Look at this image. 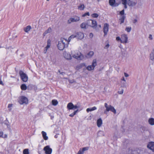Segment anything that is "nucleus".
I'll use <instances>...</instances> for the list:
<instances>
[{
    "label": "nucleus",
    "mask_w": 154,
    "mask_h": 154,
    "mask_svg": "<svg viewBox=\"0 0 154 154\" xmlns=\"http://www.w3.org/2000/svg\"><path fill=\"white\" fill-rule=\"evenodd\" d=\"M68 42V41L66 39L62 38L58 42L57 45V47L58 49L60 50H63L66 45Z\"/></svg>",
    "instance_id": "obj_1"
},
{
    "label": "nucleus",
    "mask_w": 154,
    "mask_h": 154,
    "mask_svg": "<svg viewBox=\"0 0 154 154\" xmlns=\"http://www.w3.org/2000/svg\"><path fill=\"white\" fill-rule=\"evenodd\" d=\"M97 65V60L96 59H94L93 60L91 65L86 66V69L89 71L94 70Z\"/></svg>",
    "instance_id": "obj_2"
},
{
    "label": "nucleus",
    "mask_w": 154,
    "mask_h": 154,
    "mask_svg": "<svg viewBox=\"0 0 154 154\" xmlns=\"http://www.w3.org/2000/svg\"><path fill=\"white\" fill-rule=\"evenodd\" d=\"M19 74L22 80L24 82H26L28 79V77L26 74L23 71H20Z\"/></svg>",
    "instance_id": "obj_3"
},
{
    "label": "nucleus",
    "mask_w": 154,
    "mask_h": 154,
    "mask_svg": "<svg viewBox=\"0 0 154 154\" xmlns=\"http://www.w3.org/2000/svg\"><path fill=\"white\" fill-rule=\"evenodd\" d=\"M104 106L107 111H111L115 114L116 113V110L113 106L111 105H108L106 103H105Z\"/></svg>",
    "instance_id": "obj_4"
},
{
    "label": "nucleus",
    "mask_w": 154,
    "mask_h": 154,
    "mask_svg": "<svg viewBox=\"0 0 154 154\" xmlns=\"http://www.w3.org/2000/svg\"><path fill=\"white\" fill-rule=\"evenodd\" d=\"M80 20L79 17L75 16L73 17H71L69 18L67 21V23L69 24L71 23L72 22H77Z\"/></svg>",
    "instance_id": "obj_5"
},
{
    "label": "nucleus",
    "mask_w": 154,
    "mask_h": 154,
    "mask_svg": "<svg viewBox=\"0 0 154 154\" xmlns=\"http://www.w3.org/2000/svg\"><path fill=\"white\" fill-rule=\"evenodd\" d=\"M72 57L78 60H82L84 59V56L79 52L73 54Z\"/></svg>",
    "instance_id": "obj_6"
},
{
    "label": "nucleus",
    "mask_w": 154,
    "mask_h": 154,
    "mask_svg": "<svg viewBox=\"0 0 154 154\" xmlns=\"http://www.w3.org/2000/svg\"><path fill=\"white\" fill-rule=\"evenodd\" d=\"M88 24H89V26H90L93 28H96L97 25L96 20H88Z\"/></svg>",
    "instance_id": "obj_7"
},
{
    "label": "nucleus",
    "mask_w": 154,
    "mask_h": 154,
    "mask_svg": "<svg viewBox=\"0 0 154 154\" xmlns=\"http://www.w3.org/2000/svg\"><path fill=\"white\" fill-rule=\"evenodd\" d=\"M19 102L21 104L23 103L27 104L28 103V100L26 97L24 96H22L20 97Z\"/></svg>",
    "instance_id": "obj_8"
},
{
    "label": "nucleus",
    "mask_w": 154,
    "mask_h": 154,
    "mask_svg": "<svg viewBox=\"0 0 154 154\" xmlns=\"http://www.w3.org/2000/svg\"><path fill=\"white\" fill-rule=\"evenodd\" d=\"M45 154H51L52 151V149L49 146H46L43 149Z\"/></svg>",
    "instance_id": "obj_9"
},
{
    "label": "nucleus",
    "mask_w": 154,
    "mask_h": 154,
    "mask_svg": "<svg viewBox=\"0 0 154 154\" xmlns=\"http://www.w3.org/2000/svg\"><path fill=\"white\" fill-rule=\"evenodd\" d=\"M121 43L124 44L128 42V36L127 35L122 34L121 35Z\"/></svg>",
    "instance_id": "obj_10"
},
{
    "label": "nucleus",
    "mask_w": 154,
    "mask_h": 154,
    "mask_svg": "<svg viewBox=\"0 0 154 154\" xmlns=\"http://www.w3.org/2000/svg\"><path fill=\"white\" fill-rule=\"evenodd\" d=\"M109 25L108 24L105 23L104 24L103 28V32L104 33V36L106 35H107L109 30Z\"/></svg>",
    "instance_id": "obj_11"
},
{
    "label": "nucleus",
    "mask_w": 154,
    "mask_h": 154,
    "mask_svg": "<svg viewBox=\"0 0 154 154\" xmlns=\"http://www.w3.org/2000/svg\"><path fill=\"white\" fill-rule=\"evenodd\" d=\"M51 45V41L50 39H48L47 41V46L45 47L44 50V53L46 54L48 49L50 48Z\"/></svg>",
    "instance_id": "obj_12"
},
{
    "label": "nucleus",
    "mask_w": 154,
    "mask_h": 154,
    "mask_svg": "<svg viewBox=\"0 0 154 154\" xmlns=\"http://www.w3.org/2000/svg\"><path fill=\"white\" fill-rule=\"evenodd\" d=\"M76 34V38L79 39H82L84 37V34L81 32H77Z\"/></svg>",
    "instance_id": "obj_13"
},
{
    "label": "nucleus",
    "mask_w": 154,
    "mask_h": 154,
    "mask_svg": "<svg viewBox=\"0 0 154 154\" xmlns=\"http://www.w3.org/2000/svg\"><path fill=\"white\" fill-rule=\"evenodd\" d=\"M136 0H129L127 2L128 5L129 6H133L137 4Z\"/></svg>",
    "instance_id": "obj_14"
},
{
    "label": "nucleus",
    "mask_w": 154,
    "mask_h": 154,
    "mask_svg": "<svg viewBox=\"0 0 154 154\" xmlns=\"http://www.w3.org/2000/svg\"><path fill=\"white\" fill-rule=\"evenodd\" d=\"M109 3L112 6L116 7L118 6V4L116 2L115 0H109Z\"/></svg>",
    "instance_id": "obj_15"
},
{
    "label": "nucleus",
    "mask_w": 154,
    "mask_h": 154,
    "mask_svg": "<svg viewBox=\"0 0 154 154\" xmlns=\"http://www.w3.org/2000/svg\"><path fill=\"white\" fill-rule=\"evenodd\" d=\"M149 60L154 62V48L149 54Z\"/></svg>",
    "instance_id": "obj_16"
},
{
    "label": "nucleus",
    "mask_w": 154,
    "mask_h": 154,
    "mask_svg": "<svg viewBox=\"0 0 154 154\" xmlns=\"http://www.w3.org/2000/svg\"><path fill=\"white\" fill-rule=\"evenodd\" d=\"M86 65L85 63H80L77 65L76 67V69L77 70H79V69L82 68L83 67H86Z\"/></svg>",
    "instance_id": "obj_17"
},
{
    "label": "nucleus",
    "mask_w": 154,
    "mask_h": 154,
    "mask_svg": "<svg viewBox=\"0 0 154 154\" xmlns=\"http://www.w3.org/2000/svg\"><path fill=\"white\" fill-rule=\"evenodd\" d=\"M147 147L154 152V143L151 142L147 145Z\"/></svg>",
    "instance_id": "obj_18"
},
{
    "label": "nucleus",
    "mask_w": 154,
    "mask_h": 154,
    "mask_svg": "<svg viewBox=\"0 0 154 154\" xmlns=\"http://www.w3.org/2000/svg\"><path fill=\"white\" fill-rule=\"evenodd\" d=\"M89 26V24H88V21L87 22H84L82 23L80 25V27L81 28L86 29L88 28V26Z\"/></svg>",
    "instance_id": "obj_19"
},
{
    "label": "nucleus",
    "mask_w": 154,
    "mask_h": 154,
    "mask_svg": "<svg viewBox=\"0 0 154 154\" xmlns=\"http://www.w3.org/2000/svg\"><path fill=\"white\" fill-rule=\"evenodd\" d=\"M63 55L64 57L67 60L71 59L72 58L70 54L68 53L65 52L64 53Z\"/></svg>",
    "instance_id": "obj_20"
},
{
    "label": "nucleus",
    "mask_w": 154,
    "mask_h": 154,
    "mask_svg": "<svg viewBox=\"0 0 154 154\" xmlns=\"http://www.w3.org/2000/svg\"><path fill=\"white\" fill-rule=\"evenodd\" d=\"M94 54V52L92 51H90L86 55V57L87 58H90L92 57Z\"/></svg>",
    "instance_id": "obj_21"
},
{
    "label": "nucleus",
    "mask_w": 154,
    "mask_h": 154,
    "mask_svg": "<svg viewBox=\"0 0 154 154\" xmlns=\"http://www.w3.org/2000/svg\"><path fill=\"white\" fill-rule=\"evenodd\" d=\"M74 105L72 103H69L67 105V107L69 109H73Z\"/></svg>",
    "instance_id": "obj_22"
},
{
    "label": "nucleus",
    "mask_w": 154,
    "mask_h": 154,
    "mask_svg": "<svg viewBox=\"0 0 154 154\" xmlns=\"http://www.w3.org/2000/svg\"><path fill=\"white\" fill-rule=\"evenodd\" d=\"M148 122L150 125H154V119L152 118H149L148 120Z\"/></svg>",
    "instance_id": "obj_23"
},
{
    "label": "nucleus",
    "mask_w": 154,
    "mask_h": 154,
    "mask_svg": "<svg viewBox=\"0 0 154 154\" xmlns=\"http://www.w3.org/2000/svg\"><path fill=\"white\" fill-rule=\"evenodd\" d=\"M102 124V121L101 118L98 119L97 121V125L98 127H100Z\"/></svg>",
    "instance_id": "obj_24"
},
{
    "label": "nucleus",
    "mask_w": 154,
    "mask_h": 154,
    "mask_svg": "<svg viewBox=\"0 0 154 154\" xmlns=\"http://www.w3.org/2000/svg\"><path fill=\"white\" fill-rule=\"evenodd\" d=\"M42 137L45 140H47L48 139V137L47 136L46 133L44 131H42Z\"/></svg>",
    "instance_id": "obj_25"
},
{
    "label": "nucleus",
    "mask_w": 154,
    "mask_h": 154,
    "mask_svg": "<svg viewBox=\"0 0 154 154\" xmlns=\"http://www.w3.org/2000/svg\"><path fill=\"white\" fill-rule=\"evenodd\" d=\"M31 27L30 26H28L24 28V31L26 32H28L31 29Z\"/></svg>",
    "instance_id": "obj_26"
},
{
    "label": "nucleus",
    "mask_w": 154,
    "mask_h": 154,
    "mask_svg": "<svg viewBox=\"0 0 154 154\" xmlns=\"http://www.w3.org/2000/svg\"><path fill=\"white\" fill-rule=\"evenodd\" d=\"M97 109V108L96 106H94L93 107L91 108H87L86 109V111L87 112H88L89 111H92L95 110Z\"/></svg>",
    "instance_id": "obj_27"
},
{
    "label": "nucleus",
    "mask_w": 154,
    "mask_h": 154,
    "mask_svg": "<svg viewBox=\"0 0 154 154\" xmlns=\"http://www.w3.org/2000/svg\"><path fill=\"white\" fill-rule=\"evenodd\" d=\"M85 8V5L83 4H80L78 7V9L81 11L83 10Z\"/></svg>",
    "instance_id": "obj_28"
},
{
    "label": "nucleus",
    "mask_w": 154,
    "mask_h": 154,
    "mask_svg": "<svg viewBox=\"0 0 154 154\" xmlns=\"http://www.w3.org/2000/svg\"><path fill=\"white\" fill-rule=\"evenodd\" d=\"M125 17L124 15H121L120 18V24L124 23L125 20Z\"/></svg>",
    "instance_id": "obj_29"
},
{
    "label": "nucleus",
    "mask_w": 154,
    "mask_h": 154,
    "mask_svg": "<svg viewBox=\"0 0 154 154\" xmlns=\"http://www.w3.org/2000/svg\"><path fill=\"white\" fill-rule=\"evenodd\" d=\"M122 3L124 5V7L125 8H127V0H121Z\"/></svg>",
    "instance_id": "obj_30"
},
{
    "label": "nucleus",
    "mask_w": 154,
    "mask_h": 154,
    "mask_svg": "<svg viewBox=\"0 0 154 154\" xmlns=\"http://www.w3.org/2000/svg\"><path fill=\"white\" fill-rule=\"evenodd\" d=\"M121 87L126 88V82H121Z\"/></svg>",
    "instance_id": "obj_31"
},
{
    "label": "nucleus",
    "mask_w": 154,
    "mask_h": 154,
    "mask_svg": "<svg viewBox=\"0 0 154 154\" xmlns=\"http://www.w3.org/2000/svg\"><path fill=\"white\" fill-rule=\"evenodd\" d=\"M76 38V34L72 35L69 37L68 38V42H69L73 38Z\"/></svg>",
    "instance_id": "obj_32"
},
{
    "label": "nucleus",
    "mask_w": 154,
    "mask_h": 154,
    "mask_svg": "<svg viewBox=\"0 0 154 154\" xmlns=\"http://www.w3.org/2000/svg\"><path fill=\"white\" fill-rule=\"evenodd\" d=\"M51 28L49 27L48 28V29L46 30L45 32L43 33V35L45 36L46 34L48 33H49L51 32Z\"/></svg>",
    "instance_id": "obj_33"
},
{
    "label": "nucleus",
    "mask_w": 154,
    "mask_h": 154,
    "mask_svg": "<svg viewBox=\"0 0 154 154\" xmlns=\"http://www.w3.org/2000/svg\"><path fill=\"white\" fill-rule=\"evenodd\" d=\"M27 86L25 84H23L21 86V88L23 90H25L27 89Z\"/></svg>",
    "instance_id": "obj_34"
},
{
    "label": "nucleus",
    "mask_w": 154,
    "mask_h": 154,
    "mask_svg": "<svg viewBox=\"0 0 154 154\" xmlns=\"http://www.w3.org/2000/svg\"><path fill=\"white\" fill-rule=\"evenodd\" d=\"M52 104L54 106H56L58 103V102L57 100H53L52 101Z\"/></svg>",
    "instance_id": "obj_35"
},
{
    "label": "nucleus",
    "mask_w": 154,
    "mask_h": 154,
    "mask_svg": "<svg viewBox=\"0 0 154 154\" xmlns=\"http://www.w3.org/2000/svg\"><path fill=\"white\" fill-rule=\"evenodd\" d=\"M91 16L93 18H97L98 17L99 15L97 13H94L91 14Z\"/></svg>",
    "instance_id": "obj_36"
},
{
    "label": "nucleus",
    "mask_w": 154,
    "mask_h": 154,
    "mask_svg": "<svg viewBox=\"0 0 154 154\" xmlns=\"http://www.w3.org/2000/svg\"><path fill=\"white\" fill-rule=\"evenodd\" d=\"M78 109L77 110H76L73 113L70 114L69 115V116L71 117H73L74 115H75L78 112Z\"/></svg>",
    "instance_id": "obj_37"
},
{
    "label": "nucleus",
    "mask_w": 154,
    "mask_h": 154,
    "mask_svg": "<svg viewBox=\"0 0 154 154\" xmlns=\"http://www.w3.org/2000/svg\"><path fill=\"white\" fill-rule=\"evenodd\" d=\"M23 154H29V149H24L23 151Z\"/></svg>",
    "instance_id": "obj_38"
},
{
    "label": "nucleus",
    "mask_w": 154,
    "mask_h": 154,
    "mask_svg": "<svg viewBox=\"0 0 154 154\" xmlns=\"http://www.w3.org/2000/svg\"><path fill=\"white\" fill-rule=\"evenodd\" d=\"M131 27H127L125 29V30L128 32H130L131 30Z\"/></svg>",
    "instance_id": "obj_39"
},
{
    "label": "nucleus",
    "mask_w": 154,
    "mask_h": 154,
    "mask_svg": "<svg viewBox=\"0 0 154 154\" xmlns=\"http://www.w3.org/2000/svg\"><path fill=\"white\" fill-rule=\"evenodd\" d=\"M80 107V105L78 103H77L75 105H74L73 109H76L77 108H79Z\"/></svg>",
    "instance_id": "obj_40"
},
{
    "label": "nucleus",
    "mask_w": 154,
    "mask_h": 154,
    "mask_svg": "<svg viewBox=\"0 0 154 154\" xmlns=\"http://www.w3.org/2000/svg\"><path fill=\"white\" fill-rule=\"evenodd\" d=\"M116 40L118 42H120L121 43V37H120L119 36L117 37L116 38Z\"/></svg>",
    "instance_id": "obj_41"
},
{
    "label": "nucleus",
    "mask_w": 154,
    "mask_h": 154,
    "mask_svg": "<svg viewBox=\"0 0 154 154\" xmlns=\"http://www.w3.org/2000/svg\"><path fill=\"white\" fill-rule=\"evenodd\" d=\"M88 149V147H86L83 148L82 149V151L84 152V151L87 150Z\"/></svg>",
    "instance_id": "obj_42"
},
{
    "label": "nucleus",
    "mask_w": 154,
    "mask_h": 154,
    "mask_svg": "<svg viewBox=\"0 0 154 154\" xmlns=\"http://www.w3.org/2000/svg\"><path fill=\"white\" fill-rule=\"evenodd\" d=\"M123 89H122L121 90L118 91V93L120 94H122L123 93Z\"/></svg>",
    "instance_id": "obj_43"
},
{
    "label": "nucleus",
    "mask_w": 154,
    "mask_h": 154,
    "mask_svg": "<svg viewBox=\"0 0 154 154\" xmlns=\"http://www.w3.org/2000/svg\"><path fill=\"white\" fill-rule=\"evenodd\" d=\"M124 10L123 9L120 12V14L121 15H124Z\"/></svg>",
    "instance_id": "obj_44"
},
{
    "label": "nucleus",
    "mask_w": 154,
    "mask_h": 154,
    "mask_svg": "<svg viewBox=\"0 0 154 154\" xmlns=\"http://www.w3.org/2000/svg\"><path fill=\"white\" fill-rule=\"evenodd\" d=\"M87 15H88V16L90 15V14H89V12H88L85 13L84 14H83V15L82 16L85 17Z\"/></svg>",
    "instance_id": "obj_45"
},
{
    "label": "nucleus",
    "mask_w": 154,
    "mask_h": 154,
    "mask_svg": "<svg viewBox=\"0 0 154 154\" xmlns=\"http://www.w3.org/2000/svg\"><path fill=\"white\" fill-rule=\"evenodd\" d=\"M149 38L150 40H152L153 39V38L152 37V35L151 34H149Z\"/></svg>",
    "instance_id": "obj_46"
},
{
    "label": "nucleus",
    "mask_w": 154,
    "mask_h": 154,
    "mask_svg": "<svg viewBox=\"0 0 154 154\" xmlns=\"http://www.w3.org/2000/svg\"><path fill=\"white\" fill-rule=\"evenodd\" d=\"M116 2L117 3L118 5L120 3L121 0H115Z\"/></svg>",
    "instance_id": "obj_47"
},
{
    "label": "nucleus",
    "mask_w": 154,
    "mask_h": 154,
    "mask_svg": "<svg viewBox=\"0 0 154 154\" xmlns=\"http://www.w3.org/2000/svg\"><path fill=\"white\" fill-rule=\"evenodd\" d=\"M78 152L80 154H83L84 153L82 149H80Z\"/></svg>",
    "instance_id": "obj_48"
},
{
    "label": "nucleus",
    "mask_w": 154,
    "mask_h": 154,
    "mask_svg": "<svg viewBox=\"0 0 154 154\" xmlns=\"http://www.w3.org/2000/svg\"><path fill=\"white\" fill-rule=\"evenodd\" d=\"M51 61L53 63H55L56 62V59L55 58H54L53 59H51Z\"/></svg>",
    "instance_id": "obj_49"
},
{
    "label": "nucleus",
    "mask_w": 154,
    "mask_h": 154,
    "mask_svg": "<svg viewBox=\"0 0 154 154\" xmlns=\"http://www.w3.org/2000/svg\"><path fill=\"white\" fill-rule=\"evenodd\" d=\"M3 133L2 131H0V137H3Z\"/></svg>",
    "instance_id": "obj_50"
},
{
    "label": "nucleus",
    "mask_w": 154,
    "mask_h": 154,
    "mask_svg": "<svg viewBox=\"0 0 154 154\" xmlns=\"http://www.w3.org/2000/svg\"><path fill=\"white\" fill-rule=\"evenodd\" d=\"M93 36V35L92 33H90L89 37L90 38H92Z\"/></svg>",
    "instance_id": "obj_51"
},
{
    "label": "nucleus",
    "mask_w": 154,
    "mask_h": 154,
    "mask_svg": "<svg viewBox=\"0 0 154 154\" xmlns=\"http://www.w3.org/2000/svg\"><path fill=\"white\" fill-rule=\"evenodd\" d=\"M124 75H125V76L126 77H128L129 76V75L127 73H125V72L124 73Z\"/></svg>",
    "instance_id": "obj_52"
},
{
    "label": "nucleus",
    "mask_w": 154,
    "mask_h": 154,
    "mask_svg": "<svg viewBox=\"0 0 154 154\" xmlns=\"http://www.w3.org/2000/svg\"><path fill=\"white\" fill-rule=\"evenodd\" d=\"M121 82H126V80L123 77L121 79Z\"/></svg>",
    "instance_id": "obj_53"
},
{
    "label": "nucleus",
    "mask_w": 154,
    "mask_h": 154,
    "mask_svg": "<svg viewBox=\"0 0 154 154\" xmlns=\"http://www.w3.org/2000/svg\"><path fill=\"white\" fill-rule=\"evenodd\" d=\"M12 106V104H9L8 105V107L9 108L11 107Z\"/></svg>",
    "instance_id": "obj_54"
},
{
    "label": "nucleus",
    "mask_w": 154,
    "mask_h": 154,
    "mask_svg": "<svg viewBox=\"0 0 154 154\" xmlns=\"http://www.w3.org/2000/svg\"><path fill=\"white\" fill-rule=\"evenodd\" d=\"M109 47V44H107L105 46V48H108Z\"/></svg>",
    "instance_id": "obj_55"
},
{
    "label": "nucleus",
    "mask_w": 154,
    "mask_h": 154,
    "mask_svg": "<svg viewBox=\"0 0 154 154\" xmlns=\"http://www.w3.org/2000/svg\"><path fill=\"white\" fill-rule=\"evenodd\" d=\"M58 72L60 73V74L62 75H63L65 74V73L64 72H60V70H59Z\"/></svg>",
    "instance_id": "obj_56"
},
{
    "label": "nucleus",
    "mask_w": 154,
    "mask_h": 154,
    "mask_svg": "<svg viewBox=\"0 0 154 154\" xmlns=\"http://www.w3.org/2000/svg\"><path fill=\"white\" fill-rule=\"evenodd\" d=\"M137 22V19H134L133 21V23H134Z\"/></svg>",
    "instance_id": "obj_57"
},
{
    "label": "nucleus",
    "mask_w": 154,
    "mask_h": 154,
    "mask_svg": "<svg viewBox=\"0 0 154 154\" xmlns=\"http://www.w3.org/2000/svg\"><path fill=\"white\" fill-rule=\"evenodd\" d=\"M3 138H6L7 137V134H5L4 136H3Z\"/></svg>",
    "instance_id": "obj_58"
},
{
    "label": "nucleus",
    "mask_w": 154,
    "mask_h": 154,
    "mask_svg": "<svg viewBox=\"0 0 154 154\" xmlns=\"http://www.w3.org/2000/svg\"><path fill=\"white\" fill-rule=\"evenodd\" d=\"M0 84L2 85H4V84L3 83L2 81L1 80L0 81Z\"/></svg>",
    "instance_id": "obj_59"
},
{
    "label": "nucleus",
    "mask_w": 154,
    "mask_h": 154,
    "mask_svg": "<svg viewBox=\"0 0 154 154\" xmlns=\"http://www.w3.org/2000/svg\"><path fill=\"white\" fill-rule=\"evenodd\" d=\"M107 112H109V111H107L106 109L104 111V113H105V114H107Z\"/></svg>",
    "instance_id": "obj_60"
},
{
    "label": "nucleus",
    "mask_w": 154,
    "mask_h": 154,
    "mask_svg": "<svg viewBox=\"0 0 154 154\" xmlns=\"http://www.w3.org/2000/svg\"><path fill=\"white\" fill-rule=\"evenodd\" d=\"M73 81H74L73 80V81H71V80H69V82L70 83H72L73 82Z\"/></svg>",
    "instance_id": "obj_61"
},
{
    "label": "nucleus",
    "mask_w": 154,
    "mask_h": 154,
    "mask_svg": "<svg viewBox=\"0 0 154 154\" xmlns=\"http://www.w3.org/2000/svg\"><path fill=\"white\" fill-rule=\"evenodd\" d=\"M55 138H57V135H55Z\"/></svg>",
    "instance_id": "obj_62"
},
{
    "label": "nucleus",
    "mask_w": 154,
    "mask_h": 154,
    "mask_svg": "<svg viewBox=\"0 0 154 154\" xmlns=\"http://www.w3.org/2000/svg\"><path fill=\"white\" fill-rule=\"evenodd\" d=\"M99 26L100 27H101V25H99Z\"/></svg>",
    "instance_id": "obj_63"
},
{
    "label": "nucleus",
    "mask_w": 154,
    "mask_h": 154,
    "mask_svg": "<svg viewBox=\"0 0 154 154\" xmlns=\"http://www.w3.org/2000/svg\"><path fill=\"white\" fill-rule=\"evenodd\" d=\"M77 154H80L79 153V152H78V153H77Z\"/></svg>",
    "instance_id": "obj_64"
}]
</instances>
